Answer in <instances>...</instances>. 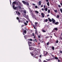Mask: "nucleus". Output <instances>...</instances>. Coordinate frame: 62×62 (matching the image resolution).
<instances>
[{
    "label": "nucleus",
    "mask_w": 62,
    "mask_h": 62,
    "mask_svg": "<svg viewBox=\"0 0 62 62\" xmlns=\"http://www.w3.org/2000/svg\"><path fill=\"white\" fill-rule=\"evenodd\" d=\"M48 20L50 22H52V23L53 24H54V23L55 22V20L53 18H52V20L51 19H50V18H48Z\"/></svg>",
    "instance_id": "nucleus-1"
},
{
    "label": "nucleus",
    "mask_w": 62,
    "mask_h": 62,
    "mask_svg": "<svg viewBox=\"0 0 62 62\" xmlns=\"http://www.w3.org/2000/svg\"><path fill=\"white\" fill-rule=\"evenodd\" d=\"M22 2L24 4V5H26L27 6V7L28 8L29 7V3L28 2H26L25 1H22Z\"/></svg>",
    "instance_id": "nucleus-2"
},
{
    "label": "nucleus",
    "mask_w": 62,
    "mask_h": 62,
    "mask_svg": "<svg viewBox=\"0 0 62 62\" xmlns=\"http://www.w3.org/2000/svg\"><path fill=\"white\" fill-rule=\"evenodd\" d=\"M30 53L31 54V55L33 56V57H35V56L36 55V52L35 51H34V52L32 53Z\"/></svg>",
    "instance_id": "nucleus-3"
},
{
    "label": "nucleus",
    "mask_w": 62,
    "mask_h": 62,
    "mask_svg": "<svg viewBox=\"0 0 62 62\" xmlns=\"http://www.w3.org/2000/svg\"><path fill=\"white\" fill-rule=\"evenodd\" d=\"M48 54V52L46 51L45 52L44 54L45 56H46V55Z\"/></svg>",
    "instance_id": "nucleus-4"
},
{
    "label": "nucleus",
    "mask_w": 62,
    "mask_h": 62,
    "mask_svg": "<svg viewBox=\"0 0 62 62\" xmlns=\"http://www.w3.org/2000/svg\"><path fill=\"white\" fill-rule=\"evenodd\" d=\"M13 7L14 9H15V10L17 8H18V7H15V5H13Z\"/></svg>",
    "instance_id": "nucleus-5"
},
{
    "label": "nucleus",
    "mask_w": 62,
    "mask_h": 62,
    "mask_svg": "<svg viewBox=\"0 0 62 62\" xmlns=\"http://www.w3.org/2000/svg\"><path fill=\"white\" fill-rule=\"evenodd\" d=\"M16 1H14L12 3V5L13 6H15V5H16Z\"/></svg>",
    "instance_id": "nucleus-6"
},
{
    "label": "nucleus",
    "mask_w": 62,
    "mask_h": 62,
    "mask_svg": "<svg viewBox=\"0 0 62 62\" xmlns=\"http://www.w3.org/2000/svg\"><path fill=\"white\" fill-rule=\"evenodd\" d=\"M29 48L30 50H33V49H34V48L32 47H29Z\"/></svg>",
    "instance_id": "nucleus-7"
},
{
    "label": "nucleus",
    "mask_w": 62,
    "mask_h": 62,
    "mask_svg": "<svg viewBox=\"0 0 62 62\" xmlns=\"http://www.w3.org/2000/svg\"><path fill=\"white\" fill-rule=\"evenodd\" d=\"M41 15L42 16V17H43V18L44 17V16H45V15H44V13H41Z\"/></svg>",
    "instance_id": "nucleus-8"
},
{
    "label": "nucleus",
    "mask_w": 62,
    "mask_h": 62,
    "mask_svg": "<svg viewBox=\"0 0 62 62\" xmlns=\"http://www.w3.org/2000/svg\"><path fill=\"white\" fill-rule=\"evenodd\" d=\"M58 24H59V22H57L54 23V24L55 25H58Z\"/></svg>",
    "instance_id": "nucleus-9"
},
{
    "label": "nucleus",
    "mask_w": 62,
    "mask_h": 62,
    "mask_svg": "<svg viewBox=\"0 0 62 62\" xmlns=\"http://www.w3.org/2000/svg\"><path fill=\"white\" fill-rule=\"evenodd\" d=\"M17 14L18 15H21V13H20L19 11H17Z\"/></svg>",
    "instance_id": "nucleus-10"
},
{
    "label": "nucleus",
    "mask_w": 62,
    "mask_h": 62,
    "mask_svg": "<svg viewBox=\"0 0 62 62\" xmlns=\"http://www.w3.org/2000/svg\"><path fill=\"white\" fill-rule=\"evenodd\" d=\"M28 44H32V42L29 41H28Z\"/></svg>",
    "instance_id": "nucleus-11"
},
{
    "label": "nucleus",
    "mask_w": 62,
    "mask_h": 62,
    "mask_svg": "<svg viewBox=\"0 0 62 62\" xmlns=\"http://www.w3.org/2000/svg\"><path fill=\"white\" fill-rule=\"evenodd\" d=\"M19 23H20L21 22V23H23V21L22 20H21L20 19H19L18 20Z\"/></svg>",
    "instance_id": "nucleus-12"
},
{
    "label": "nucleus",
    "mask_w": 62,
    "mask_h": 62,
    "mask_svg": "<svg viewBox=\"0 0 62 62\" xmlns=\"http://www.w3.org/2000/svg\"><path fill=\"white\" fill-rule=\"evenodd\" d=\"M23 32V33H24L25 34H26V30H25Z\"/></svg>",
    "instance_id": "nucleus-13"
},
{
    "label": "nucleus",
    "mask_w": 62,
    "mask_h": 62,
    "mask_svg": "<svg viewBox=\"0 0 62 62\" xmlns=\"http://www.w3.org/2000/svg\"><path fill=\"white\" fill-rule=\"evenodd\" d=\"M44 10H45L46 11H47L48 10V8L47 7L46 8H45Z\"/></svg>",
    "instance_id": "nucleus-14"
},
{
    "label": "nucleus",
    "mask_w": 62,
    "mask_h": 62,
    "mask_svg": "<svg viewBox=\"0 0 62 62\" xmlns=\"http://www.w3.org/2000/svg\"><path fill=\"white\" fill-rule=\"evenodd\" d=\"M39 6H40L41 5V1H39Z\"/></svg>",
    "instance_id": "nucleus-15"
},
{
    "label": "nucleus",
    "mask_w": 62,
    "mask_h": 62,
    "mask_svg": "<svg viewBox=\"0 0 62 62\" xmlns=\"http://www.w3.org/2000/svg\"><path fill=\"white\" fill-rule=\"evenodd\" d=\"M54 30H56V31H57L58 30V29L57 28H54Z\"/></svg>",
    "instance_id": "nucleus-16"
},
{
    "label": "nucleus",
    "mask_w": 62,
    "mask_h": 62,
    "mask_svg": "<svg viewBox=\"0 0 62 62\" xmlns=\"http://www.w3.org/2000/svg\"><path fill=\"white\" fill-rule=\"evenodd\" d=\"M35 34H37V35H39V34L38 33V32H37V30H35Z\"/></svg>",
    "instance_id": "nucleus-17"
},
{
    "label": "nucleus",
    "mask_w": 62,
    "mask_h": 62,
    "mask_svg": "<svg viewBox=\"0 0 62 62\" xmlns=\"http://www.w3.org/2000/svg\"><path fill=\"white\" fill-rule=\"evenodd\" d=\"M42 32H43L44 33H45V32H46V31L45 30L43 29L42 30Z\"/></svg>",
    "instance_id": "nucleus-18"
},
{
    "label": "nucleus",
    "mask_w": 62,
    "mask_h": 62,
    "mask_svg": "<svg viewBox=\"0 0 62 62\" xmlns=\"http://www.w3.org/2000/svg\"><path fill=\"white\" fill-rule=\"evenodd\" d=\"M38 22H35V25H34V26H37V24H38Z\"/></svg>",
    "instance_id": "nucleus-19"
},
{
    "label": "nucleus",
    "mask_w": 62,
    "mask_h": 62,
    "mask_svg": "<svg viewBox=\"0 0 62 62\" xmlns=\"http://www.w3.org/2000/svg\"><path fill=\"white\" fill-rule=\"evenodd\" d=\"M48 19H46L44 21L45 22H48Z\"/></svg>",
    "instance_id": "nucleus-20"
},
{
    "label": "nucleus",
    "mask_w": 62,
    "mask_h": 62,
    "mask_svg": "<svg viewBox=\"0 0 62 62\" xmlns=\"http://www.w3.org/2000/svg\"><path fill=\"white\" fill-rule=\"evenodd\" d=\"M28 40H30V41H33V40L32 39H28Z\"/></svg>",
    "instance_id": "nucleus-21"
},
{
    "label": "nucleus",
    "mask_w": 62,
    "mask_h": 62,
    "mask_svg": "<svg viewBox=\"0 0 62 62\" xmlns=\"http://www.w3.org/2000/svg\"><path fill=\"white\" fill-rule=\"evenodd\" d=\"M54 58L55 59H56V60H58V58L57 57H54Z\"/></svg>",
    "instance_id": "nucleus-22"
},
{
    "label": "nucleus",
    "mask_w": 62,
    "mask_h": 62,
    "mask_svg": "<svg viewBox=\"0 0 62 62\" xmlns=\"http://www.w3.org/2000/svg\"><path fill=\"white\" fill-rule=\"evenodd\" d=\"M47 5L48 6H49L50 4H49V2H48L47 3Z\"/></svg>",
    "instance_id": "nucleus-23"
},
{
    "label": "nucleus",
    "mask_w": 62,
    "mask_h": 62,
    "mask_svg": "<svg viewBox=\"0 0 62 62\" xmlns=\"http://www.w3.org/2000/svg\"><path fill=\"white\" fill-rule=\"evenodd\" d=\"M52 50H54V47L53 46L52 48Z\"/></svg>",
    "instance_id": "nucleus-24"
},
{
    "label": "nucleus",
    "mask_w": 62,
    "mask_h": 62,
    "mask_svg": "<svg viewBox=\"0 0 62 62\" xmlns=\"http://www.w3.org/2000/svg\"><path fill=\"white\" fill-rule=\"evenodd\" d=\"M18 8H19V9H21L22 8H21V7L20 6H18Z\"/></svg>",
    "instance_id": "nucleus-25"
},
{
    "label": "nucleus",
    "mask_w": 62,
    "mask_h": 62,
    "mask_svg": "<svg viewBox=\"0 0 62 62\" xmlns=\"http://www.w3.org/2000/svg\"><path fill=\"white\" fill-rule=\"evenodd\" d=\"M36 26H33V27H34V29H36Z\"/></svg>",
    "instance_id": "nucleus-26"
},
{
    "label": "nucleus",
    "mask_w": 62,
    "mask_h": 62,
    "mask_svg": "<svg viewBox=\"0 0 62 62\" xmlns=\"http://www.w3.org/2000/svg\"><path fill=\"white\" fill-rule=\"evenodd\" d=\"M35 12H36V13H37V14H38V13H39V12H38V11H35Z\"/></svg>",
    "instance_id": "nucleus-27"
},
{
    "label": "nucleus",
    "mask_w": 62,
    "mask_h": 62,
    "mask_svg": "<svg viewBox=\"0 0 62 62\" xmlns=\"http://www.w3.org/2000/svg\"><path fill=\"white\" fill-rule=\"evenodd\" d=\"M54 12H56V13L57 12V10H54Z\"/></svg>",
    "instance_id": "nucleus-28"
},
{
    "label": "nucleus",
    "mask_w": 62,
    "mask_h": 62,
    "mask_svg": "<svg viewBox=\"0 0 62 62\" xmlns=\"http://www.w3.org/2000/svg\"><path fill=\"white\" fill-rule=\"evenodd\" d=\"M60 16L59 15H57V18H59V17Z\"/></svg>",
    "instance_id": "nucleus-29"
},
{
    "label": "nucleus",
    "mask_w": 62,
    "mask_h": 62,
    "mask_svg": "<svg viewBox=\"0 0 62 62\" xmlns=\"http://www.w3.org/2000/svg\"><path fill=\"white\" fill-rule=\"evenodd\" d=\"M49 42L46 43V44L47 45H48V46L49 45Z\"/></svg>",
    "instance_id": "nucleus-30"
},
{
    "label": "nucleus",
    "mask_w": 62,
    "mask_h": 62,
    "mask_svg": "<svg viewBox=\"0 0 62 62\" xmlns=\"http://www.w3.org/2000/svg\"><path fill=\"white\" fill-rule=\"evenodd\" d=\"M48 13H50V10L49 9L48 10Z\"/></svg>",
    "instance_id": "nucleus-31"
},
{
    "label": "nucleus",
    "mask_w": 62,
    "mask_h": 62,
    "mask_svg": "<svg viewBox=\"0 0 62 62\" xmlns=\"http://www.w3.org/2000/svg\"><path fill=\"white\" fill-rule=\"evenodd\" d=\"M24 24L25 25H27V23H24Z\"/></svg>",
    "instance_id": "nucleus-32"
},
{
    "label": "nucleus",
    "mask_w": 62,
    "mask_h": 62,
    "mask_svg": "<svg viewBox=\"0 0 62 62\" xmlns=\"http://www.w3.org/2000/svg\"><path fill=\"white\" fill-rule=\"evenodd\" d=\"M46 60H47V61H50L51 59H46Z\"/></svg>",
    "instance_id": "nucleus-33"
},
{
    "label": "nucleus",
    "mask_w": 62,
    "mask_h": 62,
    "mask_svg": "<svg viewBox=\"0 0 62 62\" xmlns=\"http://www.w3.org/2000/svg\"><path fill=\"white\" fill-rule=\"evenodd\" d=\"M56 43H58V40H57L56 42Z\"/></svg>",
    "instance_id": "nucleus-34"
},
{
    "label": "nucleus",
    "mask_w": 62,
    "mask_h": 62,
    "mask_svg": "<svg viewBox=\"0 0 62 62\" xmlns=\"http://www.w3.org/2000/svg\"><path fill=\"white\" fill-rule=\"evenodd\" d=\"M16 19L18 21V20H19V17H16Z\"/></svg>",
    "instance_id": "nucleus-35"
},
{
    "label": "nucleus",
    "mask_w": 62,
    "mask_h": 62,
    "mask_svg": "<svg viewBox=\"0 0 62 62\" xmlns=\"http://www.w3.org/2000/svg\"><path fill=\"white\" fill-rule=\"evenodd\" d=\"M23 12L25 14H26V11H25V10Z\"/></svg>",
    "instance_id": "nucleus-36"
},
{
    "label": "nucleus",
    "mask_w": 62,
    "mask_h": 62,
    "mask_svg": "<svg viewBox=\"0 0 62 62\" xmlns=\"http://www.w3.org/2000/svg\"><path fill=\"white\" fill-rule=\"evenodd\" d=\"M35 8H38V6H35Z\"/></svg>",
    "instance_id": "nucleus-37"
},
{
    "label": "nucleus",
    "mask_w": 62,
    "mask_h": 62,
    "mask_svg": "<svg viewBox=\"0 0 62 62\" xmlns=\"http://www.w3.org/2000/svg\"><path fill=\"white\" fill-rule=\"evenodd\" d=\"M49 38V36H47V37H46L45 38V39H48Z\"/></svg>",
    "instance_id": "nucleus-38"
},
{
    "label": "nucleus",
    "mask_w": 62,
    "mask_h": 62,
    "mask_svg": "<svg viewBox=\"0 0 62 62\" xmlns=\"http://www.w3.org/2000/svg\"><path fill=\"white\" fill-rule=\"evenodd\" d=\"M58 6L59 8H61V6H60V5H58Z\"/></svg>",
    "instance_id": "nucleus-39"
},
{
    "label": "nucleus",
    "mask_w": 62,
    "mask_h": 62,
    "mask_svg": "<svg viewBox=\"0 0 62 62\" xmlns=\"http://www.w3.org/2000/svg\"><path fill=\"white\" fill-rule=\"evenodd\" d=\"M32 35H33V36H35V34H34V33H32Z\"/></svg>",
    "instance_id": "nucleus-40"
},
{
    "label": "nucleus",
    "mask_w": 62,
    "mask_h": 62,
    "mask_svg": "<svg viewBox=\"0 0 62 62\" xmlns=\"http://www.w3.org/2000/svg\"><path fill=\"white\" fill-rule=\"evenodd\" d=\"M60 11H61V12L62 13V9H60Z\"/></svg>",
    "instance_id": "nucleus-41"
},
{
    "label": "nucleus",
    "mask_w": 62,
    "mask_h": 62,
    "mask_svg": "<svg viewBox=\"0 0 62 62\" xmlns=\"http://www.w3.org/2000/svg\"><path fill=\"white\" fill-rule=\"evenodd\" d=\"M31 15L32 17H33L34 16V15L33 14H32Z\"/></svg>",
    "instance_id": "nucleus-42"
},
{
    "label": "nucleus",
    "mask_w": 62,
    "mask_h": 62,
    "mask_svg": "<svg viewBox=\"0 0 62 62\" xmlns=\"http://www.w3.org/2000/svg\"><path fill=\"white\" fill-rule=\"evenodd\" d=\"M45 7H46V6H45V5H44V8H45Z\"/></svg>",
    "instance_id": "nucleus-43"
},
{
    "label": "nucleus",
    "mask_w": 62,
    "mask_h": 62,
    "mask_svg": "<svg viewBox=\"0 0 62 62\" xmlns=\"http://www.w3.org/2000/svg\"><path fill=\"white\" fill-rule=\"evenodd\" d=\"M43 7V5H42L41 6V8H42Z\"/></svg>",
    "instance_id": "nucleus-44"
},
{
    "label": "nucleus",
    "mask_w": 62,
    "mask_h": 62,
    "mask_svg": "<svg viewBox=\"0 0 62 62\" xmlns=\"http://www.w3.org/2000/svg\"><path fill=\"white\" fill-rule=\"evenodd\" d=\"M29 47L31 46V45L30 44H28Z\"/></svg>",
    "instance_id": "nucleus-45"
},
{
    "label": "nucleus",
    "mask_w": 62,
    "mask_h": 62,
    "mask_svg": "<svg viewBox=\"0 0 62 62\" xmlns=\"http://www.w3.org/2000/svg\"><path fill=\"white\" fill-rule=\"evenodd\" d=\"M10 0V4H11V0Z\"/></svg>",
    "instance_id": "nucleus-46"
},
{
    "label": "nucleus",
    "mask_w": 62,
    "mask_h": 62,
    "mask_svg": "<svg viewBox=\"0 0 62 62\" xmlns=\"http://www.w3.org/2000/svg\"><path fill=\"white\" fill-rule=\"evenodd\" d=\"M40 38V36L39 35L38 36V38Z\"/></svg>",
    "instance_id": "nucleus-47"
},
{
    "label": "nucleus",
    "mask_w": 62,
    "mask_h": 62,
    "mask_svg": "<svg viewBox=\"0 0 62 62\" xmlns=\"http://www.w3.org/2000/svg\"><path fill=\"white\" fill-rule=\"evenodd\" d=\"M60 53L61 54H62V51H61V50L60 51Z\"/></svg>",
    "instance_id": "nucleus-48"
},
{
    "label": "nucleus",
    "mask_w": 62,
    "mask_h": 62,
    "mask_svg": "<svg viewBox=\"0 0 62 62\" xmlns=\"http://www.w3.org/2000/svg\"><path fill=\"white\" fill-rule=\"evenodd\" d=\"M34 37H33L34 39H36V38L35 37V36H34Z\"/></svg>",
    "instance_id": "nucleus-49"
},
{
    "label": "nucleus",
    "mask_w": 62,
    "mask_h": 62,
    "mask_svg": "<svg viewBox=\"0 0 62 62\" xmlns=\"http://www.w3.org/2000/svg\"><path fill=\"white\" fill-rule=\"evenodd\" d=\"M42 10H43V11H44V8H42Z\"/></svg>",
    "instance_id": "nucleus-50"
},
{
    "label": "nucleus",
    "mask_w": 62,
    "mask_h": 62,
    "mask_svg": "<svg viewBox=\"0 0 62 62\" xmlns=\"http://www.w3.org/2000/svg\"><path fill=\"white\" fill-rule=\"evenodd\" d=\"M35 41L36 42H37V39H35Z\"/></svg>",
    "instance_id": "nucleus-51"
},
{
    "label": "nucleus",
    "mask_w": 62,
    "mask_h": 62,
    "mask_svg": "<svg viewBox=\"0 0 62 62\" xmlns=\"http://www.w3.org/2000/svg\"><path fill=\"white\" fill-rule=\"evenodd\" d=\"M27 18H28L29 17H28V15H27Z\"/></svg>",
    "instance_id": "nucleus-52"
},
{
    "label": "nucleus",
    "mask_w": 62,
    "mask_h": 62,
    "mask_svg": "<svg viewBox=\"0 0 62 62\" xmlns=\"http://www.w3.org/2000/svg\"><path fill=\"white\" fill-rule=\"evenodd\" d=\"M43 62H47V61L45 60H44L43 61Z\"/></svg>",
    "instance_id": "nucleus-53"
},
{
    "label": "nucleus",
    "mask_w": 62,
    "mask_h": 62,
    "mask_svg": "<svg viewBox=\"0 0 62 62\" xmlns=\"http://www.w3.org/2000/svg\"><path fill=\"white\" fill-rule=\"evenodd\" d=\"M32 5L33 6H35V5H35V4H33V3L32 4Z\"/></svg>",
    "instance_id": "nucleus-54"
},
{
    "label": "nucleus",
    "mask_w": 62,
    "mask_h": 62,
    "mask_svg": "<svg viewBox=\"0 0 62 62\" xmlns=\"http://www.w3.org/2000/svg\"><path fill=\"white\" fill-rule=\"evenodd\" d=\"M52 57H54V55H52Z\"/></svg>",
    "instance_id": "nucleus-55"
},
{
    "label": "nucleus",
    "mask_w": 62,
    "mask_h": 62,
    "mask_svg": "<svg viewBox=\"0 0 62 62\" xmlns=\"http://www.w3.org/2000/svg\"><path fill=\"white\" fill-rule=\"evenodd\" d=\"M48 1H49V0H46V2H48Z\"/></svg>",
    "instance_id": "nucleus-56"
},
{
    "label": "nucleus",
    "mask_w": 62,
    "mask_h": 62,
    "mask_svg": "<svg viewBox=\"0 0 62 62\" xmlns=\"http://www.w3.org/2000/svg\"><path fill=\"white\" fill-rule=\"evenodd\" d=\"M60 60L59 59H58V62H60Z\"/></svg>",
    "instance_id": "nucleus-57"
},
{
    "label": "nucleus",
    "mask_w": 62,
    "mask_h": 62,
    "mask_svg": "<svg viewBox=\"0 0 62 62\" xmlns=\"http://www.w3.org/2000/svg\"><path fill=\"white\" fill-rule=\"evenodd\" d=\"M49 14H48V15H47V17H49Z\"/></svg>",
    "instance_id": "nucleus-58"
},
{
    "label": "nucleus",
    "mask_w": 62,
    "mask_h": 62,
    "mask_svg": "<svg viewBox=\"0 0 62 62\" xmlns=\"http://www.w3.org/2000/svg\"><path fill=\"white\" fill-rule=\"evenodd\" d=\"M26 23H28V21H26Z\"/></svg>",
    "instance_id": "nucleus-59"
},
{
    "label": "nucleus",
    "mask_w": 62,
    "mask_h": 62,
    "mask_svg": "<svg viewBox=\"0 0 62 62\" xmlns=\"http://www.w3.org/2000/svg\"><path fill=\"white\" fill-rule=\"evenodd\" d=\"M60 4H61V6H62V3H60Z\"/></svg>",
    "instance_id": "nucleus-60"
},
{
    "label": "nucleus",
    "mask_w": 62,
    "mask_h": 62,
    "mask_svg": "<svg viewBox=\"0 0 62 62\" xmlns=\"http://www.w3.org/2000/svg\"><path fill=\"white\" fill-rule=\"evenodd\" d=\"M40 57H41V55H40Z\"/></svg>",
    "instance_id": "nucleus-61"
},
{
    "label": "nucleus",
    "mask_w": 62,
    "mask_h": 62,
    "mask_svg": "<svg viewBox=\"0 0 62 62\" xmlns=\"http://www.w3.org/2000/svg\"><path fill=\"white\" fill-rule=\"evenodd\" d=\"M23 35H24V32H23Z\"/></svg>",
    "instance_id": "nucleus-62"
},
{
    "label": "nucleus",
    "mask_w": 62,
    "mask_h": 62,
    "mask_svg": "<svg viewBox=\"0 0 62 62\" xmlns=\"http://www.w3.org/2000/svg\"><path fill=\"white\" fill-rule=\"evenodd\" d=\"M16 13H17V11H16Z\"/></svg>",
    "instance_id": "nucleus-63"
},
{
    "label": "nucleus",
    "mask_w": 62,
    "mask_h": 62,
    "mask_svg": "<svg viewBox=\"0 0 62 62\" xmlns=\"http://www.w3.org/2000/svg\"><path fill=\"white\" fill-rule=\"evenodd\" d=\"M60 39H61L62 40V38H61Z\"/></svg>",
    "instance_id": "nucleus-64"
}]
</instances>
